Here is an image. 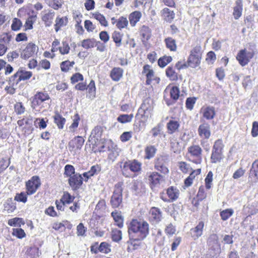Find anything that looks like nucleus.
Listing matches in <instances>:
<instances>
[{"label":"nucleus","instance_id":"nucleus-6","mask_svg":"<svg viewBox=\"0 0 258 258\" xmlns=\"http://www.w3.org/2000/svg\"><path fill=\"white\" fill-rule=\"evenodd\" d=\"M110 204L113 208H119L122 206V188L120 183L115 185L114 190L110 199Z\"/></svg>","mask_w":258,"mask_h":258},{"label":"nucleus","instance_id":"nucleus-35","mask_svg":"<svg viewBox=\"0 0 258 258\" xmlns=\"http://www.w3.org/2000/svg\"><path fill=\"white\" fill-rule=\"evenodd\" d=\"M54 122L57 124L58 127L62 129L66 122V119L59 113H56L54 116Z\"/></svg>","mask_w":258,"mask_h":258},{"label":"nucleus","instance_id":"nucleus-34","mask_svg":"<svg viewBox=\"0 0 258 258\" xmlns=\"http://www.w3.org/2000/svg\"><path fill=\"white\" fill-rule=\"evenodd\" d=\"M100 167L98 165H94L91 167L89 171L84 173L83 176L88 179L90 177L97 174L98 172L100 171Z\"/></svg>","mask_w":258,"mask_h":258},{"label":"nucleus","instance_id":"nucleus-10","mask_svg":"<svg viewBox=\"0 0 258 258\" xmlns=\"http://www.w3.org/2000/svg\"><path fill=\"white\" fill-rule=\"evenodd\" d=\"M168 158L165 156H160L157 158L154 163V168L163 174H167L169 169L167 167Z\"/></svg>","mask_w":258,"mask_h":258},{"label":"nucleus","instance_id":"nucleus-62","mask_svg":"<svg viewBox=\"0 0 258 258\" xmlns=\"http://www.w3.org/2000/svg\"><path fill=\"white\" fill-rule=\"evenodd\" d=\"M87 90H88V93L91 96H92L93 97L95 96L96 87L95 82L93 80H91L89 84L87 86Z\"/></svg>","mask_w":258,"mask_h":258},{"label":"nucleus","instance_id":"nucleus-26","mask_svg":"<svg viewBox=\"0 0 258 258\" xmlns=\"http://www.w3.org/2000/svg\"><path fill=\"white\" fill-rule=\"evenodd\" d=\"M119 165L122 174L126 177H130L131 176L130 160L120 162Z\"/></svg>","mask_w":258,"mask_h":258},{"label":"nucleus","instance_id":"nucleus-58","mask_svg":"<svg viewBox=\"0 0 258 258\" xmlns=\"http://www.w3.org/2000/svg\"><path fill=\"white\" fill-rule=\"evenodd\" d=\"M54 15V12H48L42 17V20L45 22L47 25H49L52 22Z\"/></svg>","mask_w":258,"mask_h":258},{"label":"nucleus","instance_id":"nucleus-21","mask_svg":"<svg viewBox=\"0 0 258 258\" xmlns=\"http://www.w3.org/2000/svg\"><path fill=\"white\" fill-rule=\"evenodd\" d=\"M85 140L81 136H77L72 140L69 143V146L72 149H81L84 145Z\"/></svg>","mask_w":258,"mask_h":258},{"label":"nucleus","instance_id":"nucleus-14","mask_svg":"<svg viewBox=\"0 0 258 258\" xmlns=\"http://www.w3.org/2000/svg\"><path fill=\"white\" fill-rule=\"evenodd\" d=\"M38 47L33 43H29L26 48L22 51L21 57L25 59H28L37 52Z\"/></svg>","mask_w":258,"mask_h":258},{"label":"nucleus","instance_id":"nucleus-41","mask_svg":"<svg viewBox=\"0 0 258 258\" xmlns=\"http://www.w3.org/2000/svg\"><path fill=\"white\" fill-rule=\"evenodd\" d=\"M150 133L153 138L161 136L163 133L161 124H158L151 130Z\"/></svg>","mask_w":258,"mask_h":258},{"label":"nucleus","instance_id":"nucleus-55","mask_svg":"<svg viewBox=\"0 0 258 258\" xmlns=\"http://www.w3.org/2000/svg\"><path fill=\"white\" fill-rule=\"evenodd\" d=\"M110 251V246L108 243L102 242L100 243L99 245V252L104 253H108Z\"/></svg>","mask_w":258,"mask_h":258},{"label":"nucleus","instance_id":"nucleus-63","mask_svg":"<svg viewBox=\"0 0 258 258\" xmlns=\"http://www.w3.org/2000/svg\"><path fill=\"white\" fill-rule=\"evenodd\" d=\"M207 197V193L205 192V187L203 186H201L199 188L198 194L197 198L199 201H203Z\"/></svg>","mask_w":258,"mask_h":258},{"label":"nucleus","instance_id":"nucleus-16","mask_svg":"<svg viewBox=\"0 0 258 258\" xmlns=\"http://www.w3.org/2000/svg\"><path fill=\"white\" fill-rule=\"evenodd\" d=\"M82 183L83 178L79 174H74L69 179V183L74 190L79 188Z\"/></svg>","mask_w":258,"mask_h":258},{"label":"nucleus","instance_id":"nucleus-19","mask_svg":"<svg viewBox=\"0 0 258 258\" xmlns=\"http://www.w3.org/2000/svg\"><path fill=\"white\" fill-rule=\"evenodd\" d=\"M131 189L136 195H141L145 191V185L140 180L135 181L133 183Z\"/></svg>","mask_w":258,"mask_h":258},{"label":"nucleus","instance_id":"nucleus-31","mask_svg":"<svg viewBox=\"0 0 258 258\" xmlns=\"http://www.w3.org/2000/svg\"><path fill=\"white\" fill-rule=\"evenodd\" d=\"M111 216L116 223V224L119 228H121L123 225V219L120 213L118 212H112Z\"/></svg>","mask_w":258,"mask_h":258},{"label":"nucleus","instance_id":"nucleus-2","mask_svg":"<svg viewBox=\"0 0 258 258\" xmlns=\"http://www.w3.org/2000/svg\"><path fill=\"white\" fill-rule=\"evenodd\" d=\"M202 56V47L200 45H196L190 51L187 59L189 67L196 68L200 66Z\"/></svg>","mask_w":258,"mask_h":258},{"label":"nucleus","instance_id":"nucleus-24","mask_svg":"<svg viewBox=\"0 0 258 258\" xmlns=\"http://www.w3.org/2000/svg\"><path fill=\"white\" fill-rule=\"evenodd\" d=\"M123 71L120 68H114L111 71L110 76L112 80L118 81L122 77Z\"/></svg>","mask_w":258,"mask_h":258},{"label":"nucleus","instance_id":"nucleus-53","mask_svg":"<svg viewBox=\"0 0 258 258\" xmlns=\"http://www.w3.org/2000/svg\"><path fill=\"white\" fill-rule=\"evenodd\" d=\"M75 64L74 61H64L61 63L60 68L62 72H68Z\"/></svg>","mask_w":258,"mask_h":258},{"label":"nucleus","instance_id":"nucleus-61","mask_svg":"<svg viewBox=\"0 0 258 258\" xmlns=\"http://www.w3.org/2000/svg\"><path fill=\"white\" fill-rule=\"evenodd\" d=\"M32 123V118L31 117L24 118L22 119L18 120L17 124L19 126H22L25 124L27 125L31 126Z\"/></svg>","mask_w":258,"mask_h":258},{"label":"nucleus","instance_id":"nucleus-27","mask_svg":"<svg viewBox=\"0 0 258 258\" xmlns=\"http://www.w3.org/2000/svg\"><path fill=\"white\" fill-rule=\"evenodd\" d=\"M156 151L157 149L154 146L149 145L147 146L145 149V158L147 159H151L155 156Z\"/></svg>","mask_w":258,"mask_h":258},{"label":"nucleus","instance_id":"nucleus-33","mask_svg":"<svg viewBox=\"0 0 258 258\" xmlns=\"http://www.w3.org/2000/svg\"><path fill=\"white\" fill-rule=\"evenodd\" d=\"M179 124L177 121L171 120L167 124L168 132L169 134H173L179 127Z\"/></svg>","mask_w":258,"mask_h":258},{"label":"nucleus","instance_id":"nucleus-36","mask_svg":"<svg viewBox=\"0 0 258 258\" xmlns=\"http://www.w3.org/2000/svg\"><path fill=\"white\" fill-rule=\"evenodd\" d=\"M95 40L94 39H86L82 41L81 46L86 49L95 47Z\"/></svg>","mask_w":258,"mask_h":258},{"label":"nucleus","instance_id":"nucleus-52","mask_svg":"<svg viewBox=\"0 0 258 258\" xmlns=\"http://www.w3.org/2000/svg\"><path fill=\"white\" fill-rule=\"evenodd\" d=\"M20 82L19 73V71H18L14 75L10 78L9 83L12 86V87H14L15 86H17Z\"/></svg>","mask_w":258,"mask_h":258},{"label":"nucleus","instance_id":"nucleus-40","mask_svg":"<svg viewBox=\"0 0 258 258\" xmlns=\"http://www.w3.org/2000/svg\"><path fill=\"white\" fill-rule=\"evenodd\" d=\"M130 171L133 172H139L141 169L142 164L138 161L134 160L130 161Z\"/></svg>","mask_w":258,"mask_h":258},{"label":"nucleus","instance_id":"nucleus-25","mask_svg":"<svg viewBox=\"0 0 258 258\" xmlns=\"http://www.w3.org/2000/svg\"><path fill=\"white\" fill-rule=\"evenodd\" d=\"M236 6L233 8V15L235 19H238L242 15V4L241 0L236 1Z\"/></svg>","mask_w":258,"mask_h":258},{"label":"nucleus","instance_id":"nucleus-30","mask_svg":"<svg viewBox=\"0 0 258 258\" xmlns=\"http://www.w3.org/2000/svg\"><path fill=\"white\" fill-rule=\"evenodd\" d=\"M68 22L67 17H57L55 20V30L57 32L61 27L66 26Z\"/></svg>","mask_w":258,"mask_h":258},{"label":"nucleus","instance_id":"nucleus-1","mask_svg":"<svg viewBox=\"0 0 258 258\" xmlns=\"http://www.w3.org/2000/svg\"><path fill=\"white\" fill-rule=\"evenodd\" d=\"M128 234L130 239L142 240L149 234V224L144 220L133 219L128 225Z\"/></svg>","mask_w":258,"mask_h":258},{"label":"nucleus","instance_id":"nucleus-59","mask_svg":"<svg viewBox=\"0 0 258 258\" xmlns=\"http://www.w3.org/2000/svg\"><path fill=\"white\" fill-rule=\"evenodd\" d=\"M166 44L167 48L171 51H175L176 48L175 42L171 38H168L165 39Z\"/></svg>","mask_w":258,"mask_h":258},{"label":"nucleus","instance_id":"nucleus-45","mask_svg":"<svg viewBox=\"0 0 258 258\" xmlns=\"http://www.w3.org/2000/svg\"><path fill=\"white\" fill-rule=\"evenodd\" d=\"M74 199V197L71 196L68 192L65 191L63 192L60 200L64 204H69L72 203Z\"/></svg>","mask_w":258,"mask_h":258},{"label":"nucleus","instance_id":"nucleus-38","mask_svg":"<svg viewBox=\"0 0 258 258\" xmlns=\"http://www.w3.org/2000/svg\"><path fill=\"white\" fill-rule=\"evenodd\" d=\"M37 17L36 16H30L26 21V22L24 24L25 31H27L28 30H30L32 29L33 24L36 21Z\"/></svg>","mask_w":258,"mask_h":258},{"label":"nucleus","instance_id":"nucleus-60","mask_svg":"<svg viewBox=\"0 0 258 258\" xmlns=\"http://www.w3.org/2000/svg\"><path fill=\"white\" fill-rule=\"evenodd\" d=\"M170 94L171 98L175 101L176 100L179 96V89L178 87L176 86L173 87L170 90Z\"/></svg>","mask_w":258,"mask_h":258},{"label":"nucleus","instance_id":"nucleus-29","mask_svg":"<svg viewBox=\"0 0 258 258\" xmlns=\"http://www.w3.org/2000/svg\"><path fill=\"white\" fill-rule=\"evenodd\" d=\"M16 209V204L12 199H8L4 204V210L8 213L13 212Z\"/></svg>","mask_w":258,"mask_h":258},{"label":"nucleus","instance_id":"nucleus-39","mask_svg":"<svg viewBox=\"0 0 258 258\" xmlns=\"http://www.w3.org/2000/svg\"><path fill=\"white\" fill-rule=\"evenodd\" d=\"M166 75L171 81H176L178 79L177 74L175 72L173 68L168 67L166 70Z\"/></svg>","mask_w":258,"mask_h":258},{"label":"nucleus","instance_id":"nucleus-54","mask_svg":"<svg viewBox=\"0 0 258 258\" xmlns=\"http://www.w3.org/2000/svg\"><path fill=\"white\" fill-rule=\"evenodd\" d=\"M106 208V203L104 200H100L97 204L95 210L98 213H101L104 211Z\"/></svg>","mask_w":258,"mask_h":258},{"label":"nucleus","instance_id":"nucleus-43","mask_svg":"<svg viewBox=\"0 0 258 258\" xmlns=\"http://www.w3.org/2000/svg\"><path fill=\"white\" fill-rule=\"evenodd\" d=\"M111 238L113 241L119 242L122 238V233L121 230L114 229L111 232Z\"/></svg>","mask_w":258,"mask_h":258},{"label":"nucleus","instance_id":"nucleus-28","mask_svg":"<svg viewBox=\"0 0 258 258\" xmlns=\"http://www.w3.org/2000/svg\"><path fill=\"white\" fill-rule=\"evenodd\" d=\"M141 17V13L138 11H135L129 16V20L132 26H135L136 24L139 21Z\"/></svg>","mask_w":258,"mask_h":258},{"label":"nucleus","instance_id":"nucleus-7","mask_svg":"<svg viewBox=\"0 0 258 258\" xmlns=\"http://www.w3.org/2000/svg\"><path fill=\"white\" fill-rule=\"evenodd\" d=\"M255 51L252 48H244L239 51L236 56V59L242 66H245L254 56Z\"/></svg>","mask_w":258,"mask_h":258},{"label":"nucleus","instance_id":"nucleus-51","mask_svg":"<svg viewBox=\"0 0 258 258\" xmlns=\"http://www.w3.org/2000/svg\"><path fill=\"white\" fill-rule=\"evenodd\" d=\"M153 235H155V240L158 244H163L164 237L163 236L162 231L160 229H157L156 233H153Z\"/></svg>","mask_w":258,"mask_h":258},{"label":"nucleus","instance_id":"nucleus-13","mask_svg":"<svg viewBox=\"0 0 258 258\" xmlns=\"http://www.w3.org/2000/svg\"><path fill=\"white\" fill-rule=\"evenodd\" d=\"M178 190L173 186L169 187L166 192L160 194V198L165 202H171L175 201L178 197Z\"/></svg>","mask_w":258,"mask_h":258},{"label":"nucleus","instance_id":"nucleus-3","mask_svg":"<svg viewBox=\"0 0 258 258\" xmlns=\"http://www.w3.org/2000/svg\"><path fill=\"white\" fill-rule=\"evenodd\" d=\"M224 147L223 141L221 139L216 140L214 144L211 161L213 163L220 162L223 159V151Z\"/></svg>","mask_w":258,"mask_h":258},{"label":"nucleus","instance_id":"nucleus-44","mask_svg":"<svg viewBox=\"0 0 258 258\" xmlns=\"http://www.w3.org/2000/svg\"><path fill=\"white\" fill-rule=\"evenodd\" d=\"M45 2L51 7L55 10H57L62 6L61 0H44Z\"/></svg>","mask_w":258,"mask_h":258},{"label":"nucleus","instance_id":"nucleus-57","mask_svg":"<svg viewBox=\"0 0 258 258\" xmlns=\"http://www.w3.org/2000/svg\"><path fill=\"white\" fill-rule=\"evenodd\" d=\"M22 26V23L21 20L18 18H14L11 25L12 29L13 31H18Z\"/></svg>","mask_w":258,"mask_h":258},{"label":"nucleus","instance_id":"nucleus-15","mask_svg":"<svg viewBox=\"0 0 258 258\" xmlns=\"http://www.w3.org/2000/svg\"><path fill=\"white\" fill-rule=\"evenodd\" d=\"M204 225V222L201 221L195 227L190 230V236L194 240L198 239L203 235Z\"/></svg>","mask_w":258,"mask_h":258},{"label":"nucleus","instance_id":"nucleus-42","mask_svg":"<svg viewBox=\"0 0 258 258\" xmlns=\"http://www.w3.org/2000/svg\"><path fill=\"white\" fill-rule=\"evenodd\" d=\"M133 114H121L117 118L118 122L122 123H125L131 122L133 118Z\"/></svg>","mask_w":258,"mask_h":258},{"label":"nucleus","instance_id":"nucleus-11","mask_svg":"<svg viewBox=\"0 0 258 258\" xmlns=\"http://www.w3.org/2000/svg\"><path fill=\"white\" fill-rule=\"evenodd\" d=\"M40 179L37 176H34L26 182V192L28 195H32L36 192L40 186Z\"/></svg>","mask_w":258,"mask_h":258},{"label":"nucleus","instance_id":"nucleus-37","mask_svg":"<svg viewBox=\"0 0 258 258\" xmlns=\"http://www.w3.org/2000/svg\"><path fill=\"white\" fill-rule=\"evenodd\" d=\"M146 84L150 85L151 84L152 81H155L156 83H158L160 81V79L157 77H155L154 76V71L151 70H149V71L146 74Z\"/></svg>","mask_w":258,"mask_h":258},{"label":"nucleus","instance_id":"nucleus-12","mask_svg":"<svg viewBox=\"0 0 258 258\" xmlns=\"http://www.w3.org/2000/svg\"><path fill=\"white\" fill-rule=\"evenodd\" d=\"M148 180L151 188L153 189L158 187L161 183L164 182L165 178L163 175L155 171L150 173L148 176Z\"/></svg>","mask_w":258,"mask_h":258},{"label":"nucleus","instance_id":"nucleus-20","mask_svg":"<svg viewBox=\"0 0 258 258\" xmlns=\"http://www.w3.org/2000/svg\"><path fill=\"white\" fill-rule=\"evenodd\" d=\"M201 112L203 117L207 120L213 119L216 114L215 108L212 106L203 107L201 108Z\"/></svg>","mask_w":258,"mask_h":258},{"label":"nucleus","instance_id":"nucleus-5","mask_svg":"<svg viewBox=\"0 0 258 258\" xmlns=\"http://www.w3.org/2000/svg\"><path fill=\"white\" fill-rule=\"evenodd\" d=\"M49 99L50 97L47 93L37 92L31 98V107L34 109L40 110L44 107L43 103Z\"/></svg>","mask_w":258,"mask_h":258},{"label":"nucleus","instance_id":"nucleus-46","mask_svg":"<svg viewBox=\"0 0 258 258\" xmlns=\"http://www.w3.org/2000/svg\"><path fill=\"white\" fill-rule=\"evenodd\" d=\"M172 60L171 56H164L160 57L158 61V65L161 67L164 68L167 64L170 62Z\"/></svg>","mask_w":258,"mask_h":258},{"label":"nucleus","instance_id":"nucleus-22","mask_svg":"<svg viewBox=\"0 0 258 258\" xmlns=\"http://www.w3.org/2000/svg\"><path fill=\"white\" fill-rule=\"evenodd\" d=\"M111 23L113 24L116 23V26L119 30L127 27L128 22L126 18L124 17H120L118 19L116 20L114 18H111Z\"/></svg>","mask_w":258,"mask_h":258},{"label":"nucleus","instance_id":"nucleus-49","mask_svg":"<svg viewBox=\"0 0 258 258\" xmlns=\"http://www.w3.org/2000/svg\"><path fill=\"white\" fill-rule=\"evenodd\" d=\"M249 181L251 183H255L258 180V171L251 168L249 171Z\"/></svg>","mask_w":258,"mask_h":258},{"label":"nucleus","instance_id":"nucleus-48","mask_svg":"<svg viewBox=\"0 0 258 258\" xmlns=\"http://www.w3.org/2000/svg\"><path fill=\"white\" fill-rule=\"evenodd\" d=\"M242 85L243 87L246 90L250 89L252 86V81L250 76H246L244 77Z\"/></svg>","mask_w":258,"mask_h":258},{"label":"nucleus","instance_id":"nucleus-9","mask_svg":"<svg viewBox=\"0 0 258 258\" xmlns=\"http://www.w3.org/2000/svg\"><path fill=\"white\" fill-rule=\"evenodd\" d=\"M202 149L198 145H194L188 148L190 154L189 160L196 164H200L202 162Z\"/></svg>","mask_w":258,"mask_h":258},{"label":"nucleus","instance_id":"nucleus-50","mask_svg":"<svg viewBox=\"0 0 258 258\" xmlns=\"http://www.w3.org/2000/svg\"><path fill=\"white\" fill-rule=\"evenodd\" d=\"M233 210L231 209H227L224 210H223L220 212V216L221 219L225 221L227 220L229 217H230L232 214H233Z\"/></svg>","mask_w":258,"mask_h":258},{"label":"nucleus","instance_id":"nucleus-8","mask_svg":"<svg viewBox=\"0 0 258 258\" xmlns=\"http://www.w3.org/2000/svg\"><path fill=\"white\" fill-rule=\"evenodd\" d=\"M153 107V100L150 98H147L144 100L138 110V112L141 114L142 117L147 119L151 116Z\"/></svg>","mask_w":258,"mask_h":258},{"label":"nucleus","instance_id":"nucleus-23","mask_svg":"<svg viewBox=\"0 0 258 258\" xmlns=\"http://www.w3.org/2000/svg\"><path fill=\"white\" fill-rule=\"evenodd\" d=\"M161 14L164 20L167 22H171L174 18L175 13L168 8L163 9Z\"/></svg>","mask_w":258,"mask_h":258},{"label":"nucleus","instance_id":"nucleus-4","mask_svg":"<svg viewBox=\"0 0 258 258\" xmlns=\"http://www.w3.org/2000/svg\"><path fill=\"white\" fill-rule=\"evenodd\" d=\"M209 252L213 257L217 256L221 252V246L217 234H211L207 240Z\"/></svg>","mask_w":258,"mask_h":258},{"label":"nucleus","instance_id":"nucleus-47","mask_svg":"<svg viewBox=\"0 0 258 258\" xmlns=\"http://www.w3.org/2000/svg\"><path fill=\"white\" fill-rule=\"evenodd\" d=\"M28 195L26 192H21L20 193L16 194L14 200L19 202H22L26 203L27 201V196Z\"/></svg>","mask_w":258,"mask_h":258},{"label":"nucleus","instance_id":"nucleus-17","mask_svg":"<svg viewBox=\"0 0 258 258\" xmlns=\"http://www.w3.org/2000/svg\"><path fill=\"white\" fill-rule=\"evenodd\" d=\"M162 213L160 209L152 207L149 212V219L153 224H156L161 221Z\"/></svg>","mask_w":258,"mask_h":258},{"label":"nucleus","instance_id":"nucleus-56","mask_svg":"<svg viewBox=\"0 0 258 258\" xmlns=\"http://www.w3.org/2000/svg\"><path fill=\"white\" fill-rule=\"evenodd\" d=\"M26 253L31 257H35L39 256V249L36 246L31 247L28 248Z\"/></svg>","mask_w":258,"mask_h":258},{"label":"nucleus","instance_id":"nucleus-32","mask_svg":"<svg viewBox=\"0 0 258 258\" xmlns=\"http://www.w3.org/2000/svg\"><path fill=\"white\" fill-rule=\"evenodd\" d=\"M19 80L21 81H26L29 80L32 76V73L30 71H27L23 68L19 69Z\"/></svg>","mask_w":258,"mask_h":258},{"label":"nucleus","instance_id":"nucleus-18","mask_svg":"<svg viewBox=\"0 0 258 258\" xmlns=\"http://www.w3.org/2000/svg\"><path fill=\"white\" fill-rule=\"evenodd\" d=\"M198 133L201 138L208 139L211 136L210 126L207 123H204L199 126Z\"/></svg>","mask_w":258,"mask_h":258},{"label":"nucleus","instance_id":"nucleus-64","mask_svg":"<svg viewBox=\"0 0 258 258\" xmlns=\"http://www.w3.org/2000/svg\"><path fill=\"white\" fill-rule=\"evenodd\" d=\"M10 34L4 33L0 38V43H4L6 45L9 44L12 39V36Z\"/></svg>","mask_w":258,"mask_h":258}]
</instances>
